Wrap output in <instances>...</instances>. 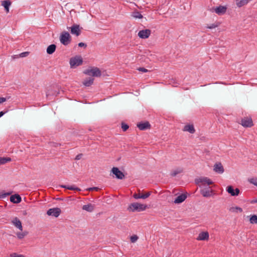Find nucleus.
Wrapping results in <instances>:
<instances>
[{
  "instance_id": "34",
  "label": "nucleus",
  "mask_w": 257,
  "mask_h": 257,
  "mask_svg": "<svg viewBox=\"0 0 257 257\" xmlns=\"http://www.w3.org/2000/svg\"><path fill=\"white\" fill-rule=\"evenodd\" d=\"M12 192L7 193L0 192V199L4 198L6 197L7 196L10 195L12 194Z\"/></svg>"
},
{
  "instance_id": "18",
  "label": "nucleus",
  "mask_w": 257,
  "mask_h": 257,
  "mask_svg": "<svg viewBox=\"0 0 257 257\" xmlns=\"http://www.w3.org/2000/svg\"><path fill=\"white\" fill-rule=\"evenodd\" d=\"M187 198V195L185 194H182L179 195L174 200V202L176 204H179L183 202Z\"/></svg>"
},
{
  "instance_id": "32",
  "label": "nucleus",
  "mask_w": 257,
  "mask_h": 257,
  "mask_svg": "<svg viewBox=\"0 0 257 257\" xmlns=\"http://www.w3.org/2000/svg\"><path fill=\"white\" fill-rule=\"evenodd\" d=\"M250 222L252 224L257 223V216L255 215H252L249 219Z\"/></svg>"
},
{
  "instance_id": "35",
  "label": "nucleus",
  "mask_w": 257,
  "mask_h": 257,
  "mask_svg": "<svg viewBox=\"0 0 257 257\" xmlns=\"http://www.w3.org/2000/svg\"><path fill=\"white\" fill-rule=\"evenodd\" d=\"M128 127H129V126L127 124H126L124 122H122L121 128L122 129L123 131H124V132L126 131L128 128Z\"/></svg>"
},
{
  "instance_id": "45",
  "label": "nucleus",
  "mask_w": 257,
  "mask_h": 257,
  "mask_svg": "<svg viewBox=\"0 0 257 257\" xmlns=\"http://www.w3.org/2000/svg\"><path fill=\"white\" fill-rule=\"evenodd\" d=\"M88 190L89 191H92V190H96V191H97L98 190V188L97 187H92V188H90L88 189Z\"/></svg>"
},
{
  "instance_id": "17",
  "label": "nucleus",
  "mask_w": 257,
  "mask_h": 257,
  "mask_svg": "<svg viewBox=\"0 0 257 257\" xmlns=\"http://www.w3.org/2000/svg\"><path fill=\"white\" fill-rule=\"evenodd\" d=\"M184 132H188L190 134H194L195 132V130L193 124H187L184 126L183 128Z\"/></svg>"
},
{
  "instance_id": "39",
  "label": "nucleus",
  "mask_w": 257,
  "mask_h": 257,
  "mask_svg": "<svg viewBox=\"0 0 257 257\" xmlns=\"http://www.w3.org/2000/svg\"><path fill=\"white\" fill-rule=\"evenodd\" d=\"M217 27V25H215L214 24H211L210 26H208L207 27V28H208V29H212L215 28H216Z\"/></svg>"
},
{
  "instance_id": "44",
  "label": "nucleus",
  "mask_w": 257,
  "mask_h": 257,
  "mask_svg": "<svg viewBox=\"0 0 257 257\" xmlns=\"http://www.w3.org/2000/svg\"><path fill=\"white\" fill-rule=\"evenodd\" d=\"M6 101V98H4V97H0V104Z\"/></svg>"
},
{
  "instance_id": "5",
  "label": "nucleus",
  "mask_w": 257,
  "mask_h": 257,
  "mask_svg": "<svg viewBox=\"0 0 257 257\" xmlns=\"http://www.w3.org/2000/svg\"><path fill=\"white\" fill-rule=\"evenodd\" d=\"M195 182L197 184L200 185H205L206 184L211 185L213 183L212 181L207 177H201L195 180Z\"/></svg>"
},
{
  "instance_id": "22",
  "label": "nucleus",
  "mask_w": 257,
  "mask_h": 257,
  "mask_svg": "<svg viewBox=\"0 0 257 257\" xmlns=\"http://www.w3.org/2000/svg\"><path fill=\"white\" fill-rule=\"evenodd\" d=\"M183 172V168H176L174 170H173L171 173H170V175L172 176V177H175L177 175L179 174H180L181 173H182Z\"/></svg>"
},
{
  "instance_id": "2",
  "label": "nucleus",
  "mask_w": 257,
  "mask_h": 257,
  "mask_svg": "<svg viewBox=\"0 0 257 257\" xmlns=\"http://www.w3.org/2000/svg\"><path fill=\"white\" fill-rule=\"evenodd\" d=\"M71 36L67 32H63L60 36V42L64 45L66 46L68 45L71 42Z\"/></svg>"
},
{
  "instance_id": "9",
  "label": "nucleus",
  "mask_w": 257,
  "mask_h": 257,
  "mask_svg": "<svg viewBox=\"0 0 257 257\" xmlns=\"http://www.w3.org/2000/svg\"><path fill=\"white\" fill-rule=\"evenodd\" d=\"M70 28V32L72 34L78 36L80 35L81 30L78 25L74 24Z\"/></svg>"
},
{
  "instance_id": "33",
  "label": "nucleus",
  "mask_w": 257,
  "mask_h": 257,
  "mask_svg": "<svg viewBox=\"0 0 257 257\" xmlns=\"http://www.w3.org/2000/svg\"><path fill=\"white\" fill-rule=\"evenodd\" d=\"M27 233L26 232H18L17 234V237L19 239L23 238L26 235Z\"/></svg>"
},
{
  "instance_id": "29",
  "label": "nucleus",
  "mask_w": 257,
  "mask_h": 257,
  "mask_svg": "<svg viewBox=\"0 0 257 257\" xmlns=\"http://www.w3.org/2000/svg\"><path fill=\"white\" fill-rule=\"evenodd\" d=\"M11 159L10 158H0V165L5 164V163L10 162Z\"/></svg>"
},
{
  "instance_id": "24",
  "label": "nucleus",
  "mask_w": 257,
  "mask_h": 257,
  "mask_svg": "<svg viewBox=\"0 0 257 257\" xmlns=\"http://www.w3.org/2000/svg\"><path fill=\"white\" fill-rule=\"evenodd\" d=\"M56 48V46L55 44H51L49 45L47 48V53L48 54H53L55 52Z\"/></svg>"
},
{
  "instance_id": "1",
  "label": "nucleus",
  "mask_w": 257,
  "mask_h": 257,
  "mask_svg": "<svg viewBox=\"0 0 257 257\" xmlns=\"http://www.w3.org/2000/svg\"><path fill=\"white\" fill-rule=\"evenodd\" d=\"M147 208V206L139 203H133L131 204L128 210L132 212H140L145 210Z\"/></svg>"
},
{
  "instance_id": "7",
  "label": "nucleus",
  "mask_w": 257,
  "mask_h": 257,
  "mask_svg": "<svg viewBox=\"0 0 257 257\" xmlns=\"http://www.w3.org/2000/svg\"><path fill=\"white\" fill-rule=\"evenodd\" d=\"M150 35L151 30L149 29L141 30L138 33V36L142 39H147L149 37Z\"/></svg>"
},
{
  "instance_id": "13",
  "label": "nucleus",
  "mask_w": 257,
  "mask_h": 257,
  "mask_svg": "<svg viewBox=\"0 0 257 257\" xmlns=\"http://www.w3.org/2000/svg\"><path fill=\"white\" fill-rule=\"evenodd\" d=\"M12 224L21 231L23 230V226L22 225V222L17 217H15L12 220Z\"/></svg>"
},
{
  "instance_id": "6",
  "label": "nucleus",
  "mask_w": 257,
  "mask_h": 257,
  "mask_svg": "<svg viewBox=\"0 0 257 257\" xmlns=\"http://www.w3.org/2000/svg\"><path fill=\"white\" fill-rule=\"evenodd\" d=\"M61 212V209L59 208L56 207L49 209L47 211V214L49 216L57 217L60 215Z\"/></svg>"
},
{
  "instance_id": "30",
  "label": "nucleus",
  "mask_w": 257,
  "mask_h": 257,
  "mask_svg": "<svg viewBox=\"0 0 257 257\" xmlns=\"http://www.w3.org/2000/svg\"><path fill=\"white\" fill-rule=\"evenodd\" d=\"M227 192L230 194L231 196H234L233 193H234V189L231 186H229L226 188Z\"/></svg>"
},
{
  "instance_id": "25",
  "label": "nucleus",
  "mask_w": 257,
  "mask_h": 257,
  "mask_svg": "<svg viewBox=\"0 0 257 257\" xmlns=\"http://www.w3.org/2000/svg\"><path fill=\"white\" fill-rule=\"evenodd\" d=\"M94 79L92 77H89L86 79L83 82V84L85 86H89L93 83Z\"/></svg>"
},
{
  "instance_id": "41",
  "label": "nucleus",
  "mask_w": 257,
  "mask_h": 257,
  "mask_svg": "<svg viewBox=\"0 0 257 257\" xmlns=\"http://www.w3.org/2000/svg\"><path fill=\"white\" fill-rule=\"evenodd\" d=\"M28 54H29V52H23V53H21L20 54V56L21 57H24L27 56Z\"/></svg>"
},
{
  "instance_id": "40",
  "label": "nucleus",
  "mask_w": 257,
  "mask_h": 257,
  "mask_svg": "<svg viewBox=\"0 0 257 257\" xmlns=\"http://www.w3.org/2000/svg\"><path fill=\"white\" fill-rule=\"evenodd\" d=\"M239 192H240L239 189L238 188H236L234 190V193H233L234 196L238 195V194H239Z\"/></svg>"
},
{
  "instance_id": "48",
  "label": "nucleus",
  "mask_w": 257,
  "mask_h": 257,
  "mask_svg": "<svg viewBox=\"0 0 257 257\" xmlns=\"http://www.w3.org/2000/svg\"><path fill=\"white\" fill-rule=\"evenodd\" d=\"M251 203H257V199L255 200H253L250 202Z\"/></svg>"
},
{
  "instance_id": "42",
  "label": "nucleus",
  "mask_w": 257,
  "mask_h": 257,
  "mask_svg": "<svg viewBox=\"0 0 257 257\" xmlns=\"http://www.w3.org/2000/svg\"><path fill=\"white\" fill-rule=\"evenodd\" d=\"M78 46L80 47H84L86 48L87 46V45L83 42H80L78 44Z\"/></svg>"
},
{
  "instance_id": "26",
  "label": "nucleus",
  "mask_w": 257,
  "mask_h": 257,
  "mask_svg": "<svg viewBox=\"0 0 257 257\" xmlns=\"http://www.w3.org/2000/svg\"><path fill=\"white\" fill-rule=\"evenodd\" d=\"M60 187H61V188L67 189H69V190H77V191H80L81 190L80 188H79L78 187H75L74 185L73 186H69L62 185H60Z\"/></svg>"
},
{
  "instance_id": "15",
  "label": "nucleus",
  "mask_w": 257,
  "mask_h": 257,
  "mask_svg": "<svg viewBox=\"0 0 257 257\" xmlns=\"http://www.w3.org/2000/svg\"><path fill=\"white\" fill-rule=\"evenodd\" d=\"M213 170L215 172L219 174H222L224 172L223 167L220 163L215 164Z\"/></svg>"
},
{
  "instance_id": "11",
  "label": "nucleus",
  "mask_w": 257,
  "mask_h": 257,
  "mask_svg": "<svg viewBox=\"0 0 257 257\" xmlns=\"http://www.w3.org/2000/svg\"><path fill=\"white\" fill-rule=\"evenodd\" d=\"M214 11L219 15H221L225 13L227 8L225 6H219L212 9Z\"/></svg>"
},
{
  "instance_id": "4",
  "label": "nucleus",
  "mask_w": 257,
  "mask_h": 257,
  "mask_svg": "<svg viewBox=\"0 0 257 257\" xmlns=\"http://www.w3.org/2000/svg\"><path fill=\"white\" fill-rule=\"evenodd\" d=\"M82 63V58L80 56H76L70 59V65L71 68H75L81 65Z\"/></svg>"
},
{
  "instance_id": "28",
  "label": "nucleus",
  "mask_w": 257,
  "mask_h": 257,
  "mask_svg": "<svg viewBox=\"0 0 257 257\" xmlns=\"http://www.w3.org/2000/svg\"><path fill=\"white\" fill-rule=\"evenodd\" d=\"M229 211L231 212H242L243 210L241 207H238V206H235V207H230L229 208Z\"/></svg>"
},
{
  "instance_id": "47",
  "label": "nucleus",
  "mask_w": 257,
  "mask_h": 257,
  "mask_svg": "<svg viewBox=\"0 0 257 257\" xmlns=\"http://www.w3.org/2000/svg\"><path fill=\"white\" fill-rule=\"evenodd\" d=\"M6 113V112H4V111H1L0 112V117H2L5 113Z\"/></svg>"
},
{
  "instance_id": "38",
  "label": "nucleus",
  "mask_w": 257,
  "mask_h": 257,
  "mask_svg": "<svg viewBox=\"0 0 257 257\" xmlns=\"http://www.w3.org/2000/svg\"><path fill=\"white\" fill-rule=\"evenodd\" d=\"M139 71H141L144 73H146L149 71V70L144 67H140L137 69Z\"/></svg>"
},
{
  "instance_id": "16",
  "label": "nucleus",
  "mask_w": 257,
  "mask_h": 257,
  "mask_svg": "<svg viewBox=\"0 0 257 257\" xmlns=\"http://www.w3.org/2000/svg\"><path fill=\"white\" fill-rule=\"evenodd\" d=\"M22 200L21 196L18 194L13 195L10 197L11 202L14 203H19Z\"/></svg>"
},
{
  "instance_id": "10",
  "label": "nucleus",
  "mask_w": 257,
  "mask_h": 257,
  "mask_svg": "<svg viewBox=\"0 0 257 257\" xmlns=\"http://www.w3.org/2000/svg\"><path fill=\"white\" fill-rule=\"evenodd\" d=\"M241 124L244 127H251L253 125V122L251 118L244 117L241 119Z\"/></svg>"
},
{
  "instance_id": "31",
  "label": "nucleus",
  "mask_w": 257,
  "mask_h": 257,
  "mask_svg": "<svg viewBox=\"0 0 257 257\" xmlns=\"http://www.w3.org/2000/svg\"><path fill=\"white\" fill-rule=\"evenodd\" d=\"M248 181L250 184H252L257 187V178L256 177H253V178H249L248 179Z\"/></svg>"
},
{
  "instance_id": "19",
  "label": "nucleus",
  "mask_w": 257,
  "mask_h": 257,
  "mask_svg": "<svg viewBox=\"0 0 257 257\" xmlns=\"http://www.w3.org/2000/svg\"><path fill=\"white\" fill-rule=\"evenodd\" d=\"M212 191L209 188L203 189L201 190L200 193L203 197H208L212 194Z\"/></svg>"
},
{
  "instance_id": "3",
  "label": "nucleus",
  "mask_w": 257,
  "mask_h": 257,
  "mask_svg": "<svg viewBox=\"0 0 257 257\" xmlns=\"http://www.w3.org/2000/svg\"><path fill=\"white\" fill-rule=\"evenodd\" d=\"M84 73L87 75L93 77H99L101 75L100 70L97 67H92L87 69L84 71Z\"/></svg>"
},
{
  "instance_id": "27",
  "label": "nucleus",
  "mask_w": 257,
  "mask_h": 257,
  "mask_svg": "<svg viewBox=\"0 0 257 257\" xmlns=\"http://www.w3.org/2000/svg\"><path fill=\"white\" fill-rule=\"evenodd\" d=\"M132 17L136 19H142L143 18V15L139 11H134L131 14Z\"/></svg>"
},
{
  "instance_id": "20",
  "label": "nucleus",
  "mask_w": 257,
  "mask_h": 257,
  "mask_svg": "<svg viewBox=\"0 0 257 257\" xmlns=\"http://www.w3.org/2000/svg\"><path fill=\"white\" fill-rule=\"evenodd\" d=\"M150 195L151 192H148L144 194H135L133 196L135 199H146L149 197L150 196Z\"/></svg>"
},
{
  "instance_id": "46",
  "label": "nucleus",
  "mask_w": 257,
  "mask_h": 257,
  "mask_svg": "<svg viewBox=\"0 0 257 257\" xmlns=\"http://www.w3.org/2000/svg\"><path fill=\"white\" fill-rule=\"evenodd\" d=\"M54 95V93H52L51 92H49V91H48L47 93H46V95L48 96L49 95Z\"/></svg>"
},
{
  "instance_id": "23",
  "label": "nucleus",
  "mask_w": 257,
  "mask_h": 257,
  "mask_svg": "<svg viewBox=\"0 0 257 257\" xmlns=\"http://www.w3.org/2000/svg\"><path fill=\"white\" fill-rule=\"evenodd\" d=\"M11 5V2L9 0H5L2 2V5L5 8L7 12H9V7Z\"/></svg>"
},
{
  "instance_id": "12",
  "label": "nucleus",
  "mask_w": 257,
  "mask_h": 257,
  "mask_svg": "<svg viewBox=\"0 0 257 257\" xmlns=\"http://www.w3.org/2000/svg\"><path fill=\"white\" fill-rule=\"evenodd\" d=\"M138 127L140 130H146L151 128V124L148 121L141 122L137 124Z\"/></svg>"
},
{
  "instance_id": "21",
  "label": "nucleus",
  "mask_w": 257,
  "mask_h": 257,
  "mask_svg": "<svg viewBox=\"0 0 257 257\" xmlns=\"http://www.w3.org/2000/svg\"><path fill=\"white\" fill-rule=\"evenodd\" d=\"M94 205L91 204L84 205L82 206V209L89 212H91L94 210Z\"/></svg>"
},
{
  "instance_id": "36",
  "label": "nucleus",
  "mask_w": 257,
  "mask_h": 257,
  "mask_svg": "<svg viewBox=\"0 0 257 257\" xmlns=\"http://www.w3.org/2000/svg\"><path fill=\"white\" fill-rule=\"evenodd\" d=\"M10 257H25L23 254H19L17 253H12L10 254Z\"/></svg>"
},
{
  "instance_id": "43",
  "label": "nucleus",
  "mask_w": 257,
  "mask_h": 257,
  "mask_svg": "<svg viewBox=\"0 0 257 257\" xmlns=\"http://www.w3.org/2000/svg\"><path fill=\"white\" fill-rule=\"evenodd\" d=\"M82 156V154H79L77 155L75 157V160H80Z\"/></svg>"
},
{
  "instance_id": "8",
  "label": "nucleus",
  "mask_w": 257,
  "mask_h": 257,
  "mask_svg": "<svg viewBox=\"0 0 257 257\" xmlns=\"http://www.w3.org/2000/svg\"><path fill=\"white\" fill-rule=\"evenodd\" d=\"M111 172L115 175L116 178L118 179H122L124 178V175L123 173L116 167L112 168Z\"/></svg>"
},
{
  "instance_id": "14",
  "label": "nucleus",
  "mask_w": 257,
  "mask_h": 257,
  "mask_svg": "<svg viewBox=\"0 0 257 257\" xmlns=\"http://www.w3.org/2000/svg\"><path fill=\"white\" fill-rule=\"evenodd\" d=\"M209 238V233L208 232H201L200 233L197 238L198 240H206Z\"/></svg>"
},
{
  "instance_id": "37",
  "label": "nucleus",
  "mask_w": 257,
  "mask_h": 257,
  "mask_svg": "<svg viewBox=\"0 0 257 257\" xmlns=\"http://www.w3.org/2000/svg\"><path fill=\"white\" fill-rule=\"evenodd\" d=\"M138 239V237L137 235H133L131 237V241L132 242H135Z\"/></svg>"
}]
</instances>
